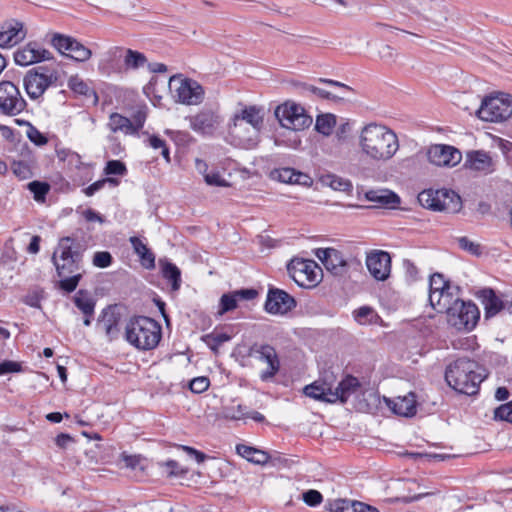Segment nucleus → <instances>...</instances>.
Listing matches in <instances>:
<instances>
[{"label":"nucleus","mask_w":512,"mask_h":512,"mask_svg":"<svg viewBox=\"0 0 512 512\" xmlns=\"http://www.w3.org/2000/svg\"><path fill=\"white\" fill-rule=\"evenodd\" d=\"M385 402L396 415L411 417L416 413V400L413 393L395 399H385Z\"/></svg>","instance_id":"obj_29"},{"label":"nucleus","mask_w":512,"mask_h":512,"mask_svg":"<svg viewBox=\"0 0 512 512\" xmlns=\"http://www.w3.org/2000/svg\"><path fill=\"white\" fill-rule=\"evenodd\" d=\"M336 125V117L333 114H322L317 116L315 129L324 136L331 135Z\"/></svg>","instance_id":"obj_40"},{"label":"nucleus","mask_w":512,"mask_h":512,"mask_svg":"<svg viewBox=\"0 0 512 512\" xmlns=\"http://www.w3.org/2000/svg\"><path fill=\"white\" fill-rule=\"evenodd\" d=\"M359 146L368 158L383 162L392 159L400 147L399 139L392 129L374 122L361 129Z\"/></svg>","instance_id":"obj_1"},{"label":"nucleus","mask_w":512,"mask_h":512,"mask_svg":"<svg viewBox=\"0 0 512 512\" xmlns=\"http://www.w3.org/2000/svg\"><path fill=\"white\" fill-rule=\"evenodd\" d=\"M28 189L33 193L36 201H44L46 194L50 190V186L45 182L32 181L28 184Z\"/></svg>","instance_id":"obj_45"},{"label":"nucleus","mask_w":512,"mask_h":512,"mask_svg":"<svg viewBox=\"0 0 512 512\" xmlns=\"http://www.w3.org/2000/svg\"><path fill=\"white\" fill-rule=\"evenodd\" d=\"M296 306L295 299L286 291L278 288L268 290L265 310L270 314H285Z\"/></svg>","instance_id":"obj_20"},{"label":"nucleus","mask_w":512,"mask_h":512,"mask_svg":"<svg viewBox=\"0 0 512 512\" xmlns=\"http://www.w3.org/2000/svg\"><path fill=\"white\" fill-rule=\"evenodd\" d=\"M247 415V407L243 406L241 404L237 405L236 407H225L223 409V417L225 419L229 420H240V419H246Z\"/></svg>","instance_id":"obj_46"},{"label":"nucleus","mask_w":512,"mask_h":512,"mask_svg":"<svg viewBox=\"0 0 512 512\" xmlns=\"http://www.w3.org/2000/svg\"><path fill=\"white\" fill-rule=\"evenodd\" d=\"M486 377V369L468 358H458L449 364L445 371L448 385L466 395L477 393L479 385Z\"/></svg>","instance_id":"obj_3"},{"label":"nucleus","mask_w":512,"mask_h":512,"mask_svg":"<svg viewBox=\"0 0 512 512\" xmlns=\"http://www.w3.org/2000/svg\"><path fill=\"white\" fill-rule=\"evenodd\" d=\"M121 315L117 312L115 306H108L101 311L97 319L96 328L105 333L107 338L111 341L116 339L119 335V323Z\"/></svg>","instance_id":"obj_24"},{"label":"nucleus","mask_w":512,"mask_h":512,"mask_svg":"<svg viewBox=\"0 0 512 512\" xmlns=\"http://www.w3.org/2000/svg\"><path fill=\"white\" fill-rule=\"evenodd\" d=\"M251 125L255 137L260 132L263 126V115L261 109L256 106L245 107L239 114H235L229 124V129L232 133L236 134V129L241 126L242 122Z\"/></svg>","instance_id":"obj_23"},{"label":"nucleus","mask_w":512,"mask_h":512,"mask_svg":"<svg viewBox=\"0 0 512 512\" xmlns=\"http://www.w3.org/2000/svg\"><path fill=\"white\" fill-rule=\"evenodd\" d=\"M26 37L22 22L11 20L5 22L0 29V48H10Z\"/></svg>","instance_id":"obj_26"},{"label":"nucleus","mask_w":512,"mask_h":512,"mask_svg":"<svg viewBox=\"0 0 512 512\" xmlns=\"http://www.w3.org/2000/svg\"><path fill=\"white\" fill-rule=\"evenodd\" d=\"M238 298L235 295V292L232 294H223L220 299V310L219 314L223 315L226 312H229L237 307Z\"/></svg>","instance_id":"obj_47"},{"label":"nucleus","mask_w":512,"mask_h":512,"mask_svg":"<svg viewBox=\"0 0 512 512\" xmlns=\"http://www.w3.org/2000/svg\"><path fill=\"white\" fill-rule=\"evenodd\" d=\"M366 265L370 274L377 280L388 278L391 269V258L385 251H376L367 256Z\"/></svg>","instance_id":"obj_25"},{"label":"nucleus","mask_w":512,"mask_h":512,"mask_svg":"<svg viewBox=\"0 0 512 512\" xmlns=\"http://www.w3.org/2000/svg\"><path fill=\"white\" fill-rule=\"evenodd\" d=\"M250 355H256L260 361L267 364V369L260 374L262 381L272 379L279 372L280 360L273 346L269 344H255L250 349Z\"/></svg>","instance_id":"obj_16"},{"label":"nucleus","mask_w":512,"mask_h":512,"mask_svg":"<svg viewBox=\"0 0 512 512\" xmlns=\"http://www.w3.org/2000/svg\"><path fill=\"white\" fill-rule=\"evenodd\" d=\"M159 265L161 267L163 277L171 283L172 290H179L181 286L180 269L175 264L166 259H160Z\"/></svg>","instance_id":"obj_34"},{"label":"nucleus","mask_w":512,"mask_h":512,"mask_svg":"<svg viewBox=\"0 0 512 512\" xmlns=\"http://www.w3.org/2000/svg\"><path fill=\"white\" fill-rule=\"evenodd\" d=\"M158 465L165 469V474L167 477H183L188 473L187 468H183L177 461L175 460H167L164 462H159Z\"/></svg>","instance_id":"obj_42"},{"label":"nucleus","mask_w":512,"mask_h":512,"mask_svg":"<svg viewBox=\"0 0 512 512\" xmlns=\"http://www.w3.org/2000/svg\"><path fill=\"white\" fill-rule=\"evenodd\" d=\"M451 289L449 281L445 280L441 273H434L429 280V295L438 294L440 291Z\"/></svg>","instance_id":"obj_41"},{"label":"nucleus","mask_w":512,"mask_h":512,"mask_svg":"<svg viewBox=\"0 0 512 512\" xmlns=\"http://www.w3.org/2000/svg\"><path fill=\"white\" fill-rule=\"evenodd\" d=\"M209 378L201 376L190 381L189 388L193 393L200 394L209 388Z\"/></svg>","instance_id":"obj_56"},{"label":"nucleus","mask_w":512,"mask_h":512,"mask_svg":"<svg viewBox=\"0 0 512 512\" xmlns=\"http://www.w3.org/2000/svg\"><path fill=\"white\" fill-rule=\"evenodd\" d=\"M478 298L484 306L486 319L496 316L500 311L505 309L508 310L509 313H512V302L503 300L496 295L495 291L491 288L480 290L478 292Z\"/></svg>","instance_id":"obj_22"},{"label":"nucleus","mask_w":512,"mask_h":512,"mask_svg":"<svg viewBox=\"0 0 512 512\" xmlns=\"http://www.w3.org/2000/svg\"><path fill=\"white\" fill-rule=\"evenodd\" d=\"M170 87L176 85L175 96L177 101L186 105H198L204 99V89L195 80L183 79L181 76L174 75L169 80Z\"/></svg>","instance_id":"obj_14"},{"label":"nucleus","mask_w":512,"mask_h":512,"mask_svg":"<svg viewBox=\"0 0 512 512\" xmlns=\"http://www.w3.org/2000/svg\"><path fill=\"white\" fill-rule=\"evenodd\" d=\"M418 202L426 209L447 213H457L462 207L460 196L447 189L423 190L418 194Z\"/></svg>","instance_id":"obj_6"},{"label":"nucleus","mask_w":512,"mask_h":512,"mask_svg":"<svg viewBox=\"0 0 512 512\" xmlns=\"http://www.w3.org/2000/svg\"><path fill=\"white\" fill-rule=\"evenodd\" d=\"M83 248L72 237H62L52 255L58 277L78 273L81 269Z\"/></svg>","instance_id":"obj_5"},{"label":"nucleus","mask_w":512,"mask_h":512,"mask_svg":"<svg viewBox=\"0 0 512 512\" xmlns=\"http://www.w3.org/2000/svg\"><path fill=\"white\" fill-rule=\"evenodd\" d=\"M130 243L134 253L139 257L142 266L146 269H153L155 267V255L147 247V244L136 236L130 238Z\"/></svg>","instance_id":"obj_32"},{"label":"nucleus","mask_w":512,"mask_h":512,"mask_svg":"<svg viewBox=\"0 0 512 512\" xmlns=\"http://www.w3.org/2000/svg\"><path fill=\"white\" fill-rule=\"evenodd\" d=\"M120 458L125 463L126 468L135 472H140L141 474H144L148 467L147 459L139 454L130 455L123 452L121 453Z\"/></svg>","instance_id":"obj_37"},{"label":"nucleus","mask_w":512,"mask_h":512,"mask_svg":"<svg viewBox=\"0 0 512 512\" xmlns=\"http://www.w3.org/2000/svg\"><path fill=\"white\" fill-rule=\"evenodd\" d=\"M161 337V326L150 317H132L125 326L126 341L138 350L148 351L156 348Z\"/></svg>","instance_id":"obj_4"},{"label":"nucleus","mask_w":512,"mask_h":512,"mask_svg":"<svg viewBox=\"0 0 512 512\" xmlns=\"http://www.w3.org/2000/svg\"><path fill=\"white\" fill-rule=\"evenodd\" d=\"M68 86L72 91L80 95H87L89 92L88 85L78 76L70 77L68 80Z\"/></svg>","instance_id":"obj_54"},{"label":"nucleus","mask_w":512,"mask_h":512,"mask_svg":"<svg viewBox=\"0 0 512 512\" xmlns=\"http://www.w3.org/2000/svg\"><path fill=\"white\" fill-rule=\"evenodd\" d=\"M327 508L331 512H352L353 500L336 499L330 501Z\"/></svg>","instance_id":"obj_48"},{"label":"nucleus","mask_w":512,"mask_h":512,"mask_svg":"<svg viewBox=\"0 0 512 512\" xmlns=\"http://www.w3.org/2000/svg\"><path fill=\"white\" fill-rule=\"evenodd\" d=\"M130 120L132 121V129H134L133 135L138 134L145 124L146 113L143 110H138L133 114L132 119Z\"/></svg>","instance_id":"obj_58"},{"label":"nucleus","mask_w":512,"mask_h":512,"mask_svg":"<svg viewBox=\"0 0 512 512\" xmlns=\"http://www.w3.org/2000/svg\"><path fill=\"white\" fill-rule=\"evenodd\" d=\"M275 116L282 127L294 131L303 130L312 124V117L301 105L294 102H286L277 106Z\"/></svg>","instance_id":"obj_10"},{"label":"nucleus","mask_w":512,"mask_h":512,"mask_svg":"<svg viewBox=\"0 0 512 512\" xmlns=\"http://www.w3.org/2000/svg\"><path fill=\"white\" fill-rule=\"evenodd\" d=\"M459 246L465 250L471 253L472 255H480L481 254V247L479 244L469 240L467 237H460L458 239Z\"/></svg>","instance_id":"obj_57"},{"label":"nucleus","mask_w":512,"mask_h":512,"mask_svg":"<svg viewBox=\"0 0 512 512\" xmlns=\"http://www.w3.org/2000/svg\"><path fill=\"white\" fill-rule=\"evenodd\" d=\"M365 199L373 202L376 208H396L400 204V197L388 189L369 190Z\"/></svg>","instance_id":"obj_28"},{"label":"nucleus","mask_w":512,"mask_h":512,"mask_svg":"<svg viewBox=\"0 0 512 512\" xmlns=\"http://www.w3.org/2000/svg\"><path fill=\"white\" fill-rule=\"evenodd\" d=\"M480 318L478 307L471 301L460 300L447 314V322L457 330H472Z\"/></svg>","instance_id":"obj_11"},{"label":"nucleus","mask_w":512,"mask_h":512,"mask_svg":"<svg viewBox=\"0 0 512 512\" xmlns=\"http://www.w3.org/2000/svg\"><path fill=\"white\" fill-rule=\"evenodd\" d=\"M352 512H379V510L371 505L360 501L353 500V509Z\"/></svg>","instance_id":"obj_64"},{"label":"nucleus","mask_w":512,"mask_h":512,"mask_svg":"<svg viewBox=\"0 0 512 512\" xmlns=\"http://www.w3.org/2000/svg\"><path fill=\"white\" fill-rule=\"evenodd\" d=\"M26 101L18 87L10 81L0 82V111L3 114L14 116L26 108Z\"/></svg>","instance_id":"obj_15"},{"label":"nucleus","mask_w":512,"mask_h":512,"mask_svg":"<svg viewBox=\"0 0 512 512\" xmlns=\"http://www.w3.org/2000/svg\"><path fill=\"white\" fill-rule=\"evenodd\" d=\"M124 55V65L127 70H136L143 67L146 62V56L136 50L124 49L122 47L110 48L99 62L98 68L103 74L109 75L114 70V61L120 59Z\"/></svg>","instance_id":"obj_8"},{"label":"nucleus","mask_w":512,"mask_h":512,"mask_svg":"<svg viewBox=\"0 0 512 512\" xmlns=\"http://www.w3.org/2000/svg\"><path fill=\"white\" fill-rule=\"evenodd\" d=\"M113 258L108 251L96 252L93 256V265L98 268H106L112 264Z\"/></svg>","instance_id":"obj_52"},{"label":"nucleus","mask_w":512,"mask_h":512,"mask_svg":"<svg viewBox=\"0 0 512 512\" xmlns=\"http://www.w3.org/2000/svg\"><path fill=\"white\" fill-rule=\"evenodd\" d=\"M57 81V71L40 66L26 72L23 78V86L31 100H38L49 87L56 85Z\"/></svg>","instance_id":"obj_7"},{"label":"nucleus","mask_w":512,"mask_h":512,"mask_svg":"<svg viewBox=\"0 0 512 512\" xmlns=\"http://www.w3.org/2000/svg\"><path fill=\"white\" fill-rule=\"evenodd\" d=\"M74 304L83 314H94L95 301L85 290H79L74 297Z\"/></svg>","instance_id":"obj_38"},{"label":"nucleus","mask_w":512,"mask_h":512,"mask_svg":"<svg viewBox=\"0 0 512 512\" xmlns=\"http://www.w3.org/2000/svg\"><path fill=\"white\" fill-rule=\"evenodd\" d=\"M494 418L512 423V401L497 407L494 411Z\"/></svg>","instance_id":"obj_50"},{"label":"nucleus","mask_w":512,"mask_h":512,"mask_svg":"<svg viewBox=\"0 0 512 512\" xmlns=\"http://www.w3.org/2000/svg\"><path fill=\"white\" fill-rule=\"evenodd\" d=\"M107 182L112 183L114 185H118L119 183V181L114 178H105L98 180L84 189L85 195L88 197L93 196L97 191L101 190Z\"/></svg>","instance_id":"obj_55"},{"label":"nucleus","mask_w":512,"mask_h":512,"mask_svg":"<svg viewBox=\"0 0 512 512\" xmlns=\"http://www.w3.org/2000/svg\"><path fill=\"white\" fill-rule=\"evenodd\" d=\"M306 89L309 92H311V93H313V94H315L318 97L323 98V99H333L334 100V99H341L342 98V97L334 95L333 93H331V92H329V91H327L325 89H321V88L313 86V85L306 86Z\"/></svg>","instance_id":"obj_61"},{"label":"nucleus","mask_w":512,"mask_h":512,"mask_svg":"<svg viewBox=\"0 0 512 512\" xmlns=\"http://www.w3.org/2000/svg\"><path fill=\"white\" fill-rule=\"evenodd\" d=\"M303 501L311 507L320 505L323 501L322 494L314 489H310L302 494Z\"/></svg>","instance_id":"obj_53"},{"label":"nucleus","mask_w":512,"mask_h":512,"mask_svg":"<svg viewBox=\"0 0 512 512\" xmlns=\"http://www.w3.org/2000/svg\"><path fill=\"white\" fill-rule=\"evenodd\" d=\"M27 136L29 140L36 145H44L47 143V138L33 126L28 130Z\"/></svg>","instance_id":"obj_60"},{"label":"nucleus","mask_w":512,"mask_h":512,"mask_svg":"<svg viewBox=\"0 0 512 512\" xmlns=\"http://www.w3.org/2000/svg\"><path fill=\"white\" fill-rule=\"evenodd\" d=\"M354 319L361 325L369 324L377 316L375 311L369 306H362L354 311Z\"/></svg>","instance_id":"obj_44"},{"label":"nucleus","mask_w":512,"mask_h":512,"mask_svg":"<svg viewBox=\"0 0 512 512\" xmlns=\"http://www.w3.org/2000/svg\"><path fill=\"white\" fill-rule=\"evenodd\" d=\"M50 43L60 54L77 62H85L92 56V51L88 47L71 36L55 33Z\"/></svg>","instance_id":"obj_13"},{"label":"nucleus","mask_w":512,"mask_h":512,"mask_svg":"<svg viewBox=\"0 0 512 512\" xmlns=\"http://www.w3.org/2000/svg\"><path fill=\"white\" fill-rule=\"evenodd\" d=\"M222 121V117L213 109H203L189 118L190 127L203 135H213Z\"/></svg>","instance_id":"obj_19"},{"label":"nucleus","mask_w":512,"mask_h":512,"mask_svg":"<svg viewBox=\"0 0 512 512\" xmlns=\"http://www.w3.org/2000/svg\"><path fill=\"white\" fill-rule=\"evenodd\" d=\"M403 267L405 269V274H406V277L414 282L418 279V276H419V270L418 268L416 267V265L411 261V260H404L403 261Z\"/></svg>","instance_id":"obj_59"},{"label":"nucleus","mask_w":512,"mask_h":512,"mask_svg":"<svg viewBox=\"0 0 512 512\" xmlns=\"http://www.w3.org/2000/svg\"><path fill=\"white\" fill-rule=\"evenodd\" d=\"M236 450L239 455L255 464H264L269 459L265 452L244 444L237 445Z\"/></svg>","instance_id":"obj_36"},{"label":"nucleus","mask_w":512,"mask_h":512,"mask_svg":"<svg viewBox=\"0 0 512 512\" xmlns=\"http://www.w3.org/2000/svg\"><path fill=\"white\" fill-rule=\"evenodd\" d=\"M166 134H168L177 144H184L190 138L189 133L183 131L166 130Z\"/></svg>","instance_id":"obj_62"},{"label":"nucleus","mask_w":512,"mask_h":512,"mask_svg":"<svg viewBox=\"0 0 512 512\" xmlns=\"http://www.w3.org/2000/svg\"><path fill=\"white\" fill-rule=\"evenodd\" d=\"M11 168L14 175L21 180L28 179L32 176L30 166L24 161H14Z\"/></svg>","instance_id":"obj_49"},{"label":"nucleus","mask_w":512,"mask_h":512,"mask_svg":"<svg viewBox=\"0 0 512 512\" xmlns=\"http://www.w3.org/2000/svg\"><path fill=\"white\" fill-rule=\"evenodd\" d=\"M104 172L106 175H125L127 172L126 166L119 160H110L107 162Z\"/></svg>","instance_id":"obj_51"},{"label":"nucleus","mask_w":512,"mask_h":512,"mask_svg":"<svg viewBox=\"0 0 512 512\" xmlns=\"http://www.w3.org/2000/svg\"><path fill=\"white\" fill-rule=\"evenodd\" d=\"M455 290H457L455 288ZM457 293L454 292V288L448 289L443 292H439L438 294L429 295L430 305L438 312H445L446 315L450 311V308L454 307L456 302H459Z\"/></svg>","instance_id":"obj_30"},{"label":"nucleus","mask_w":512,"mask_h":512,"mask_svg":"<svg viewBox=\"0 0 512 512\" xmlns=\"http://www.w3.org/2000/svg\"><path fill=\"white\" fill-rule=\"evenodd\" d=\"M178 448H180L181 450H183L187 454H189L191 456H194V458L197 461V463H202L207 458V456L203 452H201L199 450H196L193 447L186 446V445H179Z\"/></svg>","instance_id":"obj_63"},{"label":"nucleus","mask_w":512,"mask_h":512,"mask_svg":"<svg viewBox=\"0 0 512 512\" xmlns=\"http://www.w3.org/2000/svg\"><path fill=\"white\" fill-rule=\"evenodd\" d=\"M60 278L58 287L67 293H71L77 288L79 281L82 278V274L78 272Z\"/></svg>","instance_id":"obj_43"},{"label":"nucleus","mask_w":512,"mask_h":512,"mask_svg":"<svg viewBox=\"0 0 512 512\" xmlns=\"http://www.w3.org/2000/svg\"><path fill=\"white\" fill-rule=\"evenodd\" d=\"M360 383L354 376L348 375L337 386L333 385V394H336L337 401L345 403L348 398L359 388Z\"/></svg>","instance_id":"obj_33"},{"label":"nucleus","mask_w":512,"mask_h":512,"mask_svg":"<svg viewBox=\"0 0 512 512\" xmlns=\"http://www.w3.org/2000/svg\"><path fill=\"white\" fill-rule=\"evenodd\" d=\"M231 337L222 332L213 331L209 334H205L201 337V340L216 354L218 353L219 347L229 341Z\"/></svg>","instance_id":"obj_39"},{"label":"nucleus","mask_w":512,"mask_h":512,"mask_svg":"<svg viewBox=\"0 0 512 512\" xmlns=\"http://www.w3.org/2000/svg\"><path fill=\"white\" fill-rule=\"evenodd\" d=\"M459 105L477 117L487 122H503L512 115V96L504 93L486 96L464 94L459 98Z\"/></svg>","instance_id":"obj_2"},{"label":"nucleus","mask_w":512,"mask_h":512,"mask_svg":"<svg viewBox=\"0 0 512 512\" xmlns=\"http://www.w3.org/2000/svg\"><path fill=\"white\" fill-rule=\"evenodd\" d=\"M465 167L484 174H489L494 171V163L491 156L483 150L467 152Z\"/></svg>","instance_id":"obj_27"},{"label":"nucleus","mask_w":512,"mask_h":512,"mask_svg":"<svg viewBox=\"0 0 512 512\" xmlns=\"http://www.w3.org/2000/svg\"><path fill=\"white\" fill-rule=\"evenodd\" d=\"M272 175L280 182L287 184H298L308 186L312 182L311 178L307 174L296 171L295 169L290 167L276 169L275 171H273Z\"/></svg>","instance_id":"obj_31"},{"label":"nucleus","mask_w":512,"mask_h":512,"mask_svg":"<svg viewBox=\"0 0 512 512\" xmlns=\"http://www.w3.org/2000/svg\"><path fill=\"white\" fill-rule=\"evenodd\" d=\"M51 58V53L37 42H29L14 52L15 63L23 67L50 60Z\"/></svg>","instance_id":"obj_17"},{"label":"nucleus","mask_w":512,"mask_h":512,"mask_svg":"<svg viewBox=\"0 0 512 512\" xmlns=\"http://www.w3.org/2000/svg\"><path fill=\"white\" fill-rule=\"evenodd\" d=\"M108 127L112 132H123L126 135H133L132 121L119 113H112L109 116Z\"/></svg>","instance_id":"obj_35"},{"label":"nucleus","mask_w":512,"mask_h":512,"mask_svg":"<svg viewBox=\"0 0 512 512\" xmlns=\"http://www.w3.org/2000/svg\"><path fill=\"white\" fill-rule=\"evenodd\" d=\"M287 271L294 282L304 288L316 286L320 282L322 273L315 261L297 258L289 262Z\"/></svg>","instance_id":"obj_9"},{"label":"nucleus","mask_w":512,"mask_h":512,"mask_svg":"<svg viewBox=\"0 0 512 512\" xmlns=\"http://www.w3.org/2000/svg\"><path fill=\"white\" fill-rule=\"evenodd\" d=\"M427 157L436 166L454 167L460 163L462 154L453 146L436 144L428 149Z\"/></svg>","instance_id":"obj_18"},{"label":"nucleus","mask_w":512,"mask_h":512,"mask_svg":"<svg viewBox=\"0 0 512 512\" xmlns=\"http://www.w3.org/2000/svg\"><path fill=\"white\" fill-rule=\"evenodd\" d=\"M333 382V375L326 376L324 379H319L306 385L303 393L317 401L335 403L338 396L333 394Z\"/></svg>","instance_id":"obj_21"},{"label":"nucleus","mask_w":512,"mask_h":512,"mask_svg":"<svg viewBox=\"0 0 512 512\" xmlns=\"http://www.w3.org/2000/svg\"><path fill=\"white\" fill-rule=\"evenodd\" d=\"M315 256L332 275L345 277L351 268L357 269L360 264L353 260H346L342 253L335 248H317Z\"/></svg>","instance_id":"obj_12"}]
</instances>
